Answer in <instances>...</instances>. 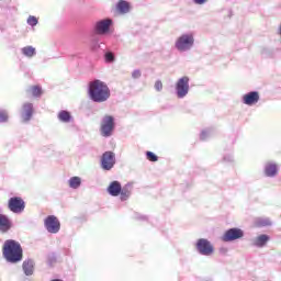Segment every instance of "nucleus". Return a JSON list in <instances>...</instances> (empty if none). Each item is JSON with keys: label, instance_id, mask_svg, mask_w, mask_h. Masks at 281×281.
Masks as SVG:
<instances>
[{"label": "nucleus", "instance_id": "31", "mask_svg": "<svg viewBox=\"0 0 281 281\" xmlns=\"http://www.w3.org/2000/svg\"><path fill=\"white\" fill-rule=\"evenodd\" d=\"M114 59H115V57H114L113 53L108 50V64H109V61H114Z\"/></svg>", "mask_w": 281, "mask_h": 281}, {"label": "nucleus", "instance_id": "19", "mask_svg": "<svg viewBox=\"0 0 281 281\" xmlns=\"http://www.w3.org/2000/svg\"><path fill=\"white\" fill-rule=\"evenodd\" d=\"M278 172V166L277 164H267L266 165V175L268 177H273Z\"/></svg>", "mask_w": 281, "mask_h": 281}, {"label": "nucleus", "instance_id": "11", "mask_svg": "<svg viewBox=\"0 0 281 281\" xmlns=\"http://www.w3.org/2000/svg\"><path fill=\"white\" fill-rule=\"evenodd\" d=\"M244 236L243 229H239L238 227H233L232 229H228L224 236L223 240H236L237 238H241Z\"/></svg>", "mask_w": 281, "mask_h": 281}, {"label": "nucleus", "instance_id": "17", "mask_svg": "<svg viewBox=\"0 0 281 281\" xmlns=\"http://www.w3.org/2000/svg\"><path fill=\"white\" fill-rule=\"evenodd\" d=\"M68 183H69V188H71V190H78V188H80V186H82V179L78 176H75L68 180Z\"/></svg>", "mask_w": 281, "mask_h": 281}, {"label": "nucleus", "instance_id": "26", "mask_svg": "<svg viewBox=\"0 0 281 281\" xmlns=\"http://www.w3.org/2000/svg\"><path fill=\"white\" fill-rule=\"evenodd\" d=\"M27 25H31V27H36L38 25V19L34 15H30L26 20Z\"/></svg>", "mask_w": 281, "mask_h": 281}, {"label": "nucleus", "instance_id": "22", "mask_svg": "<svg viewBox=\"0 0 281 281\" xmlns=\"http://www.w3.org/2000/svg\"><path fill=\"white\" fill-rule=\"evenodd\" d=\"M29 91L32 92L33 98H41L43 95V89L40 86H32Z\"/></svg>", "mask_w": 281, "mask_h": 281}, {"label": "nucleus", "instance_id": "28", "mask_svg": "<svg viewBox=\"0 0 281 281\" xmlns=\"http://www.w3.org/2000/svg\"><path fill=\"white\" fill-rule=\"evenodd\" d=\"M256 223L257 225H261V226L271 225V221L269 218H258Z\"/></svg>", "mask_w": 281, "mask_h": 281}, {"label": "nucleus", "instance_id": "16", "mask_svg": "<svg viewBox=\"0 0 281 281\" xmlns=\"http://www.w3.org/2000/svg\"><path fill=\"white\" fill-rule=\"evenodd\" d=\"M21 54L25 58H34L36 56V48L34 46H24L21 48Z\"/></svg>", "mask_w": 281, "mask_h": 281}, {"label": "nucleus", "instance_id": "12", "mask_svg": "<svg viewBox=\"0 0 281 281\" xmlns=\"http://www.w3.org/2000/svg\"><path fill=\"white\" fill-rule=\"evenodd\" d=\"M57 120L61 122L63 124H69V122H74V116H71V112L67 110H61L57 114Z\"/></svg>", "mask_w": 281, "mask_h": 281}, {"label": "nucleus", "instance_id": "25", "mask_svg": "<svg viewBox=\"0 0 281 281\" xmlns=\"http://www.w3.org/2000/svg\"><path fill=\"white\" fill-rule=\"evenodd\" d=\"M10 120V115L7 110H0V124H5Z\"/></svg>", "mask_w": 281, "mask_h": 281}, {"label": "nucleus", "instance_id": "37", "mask_svg": "<svg viewBox=\"0 0 281 281\" xmlns=\"http://www.w3.org/2000/svg\"><path fill=\"white\" fill-rule=\"evenodd\" d=\"M108 99H109V89H108Z\"/></svg>", "mask_w": 281, "mask_h": 281}, {"label": "nucleus", "instance_id": "27", "mask_svg": "<svg viewBox=\"0 0 281 281\" xmlns=\"http://www.w3.org/2000/svg\"><path fill=\"white\" fill-rule=\"evenodd\" d=\"M101 135L106 137V116H103L101 121Z\"/></svg>", "mask_w": 281, "mask_h": 281}, {"label": "nucleus", "instance_id": "13", "mask_svg": "<svg viewBox=\"0 0 281 281\" xmlns=\"http://www.w3.org/2000/svg\"><path fill=\"white\" fill-rule=\"evenodd\" d=\"M22 269L25 276H33L34 274V260L26 259L22 263Z\"/></svg>", "mask_w": 281, "mask_h": 281}, {"label": "nucleus", "instance_id": "20", "mask_svg": "<svg viewBox=\"0 0 281 281\" xmlns=\"http://www.w3.org/2000/svg\"><path fill=\"white\" fill-rule=\"evenodd\" d=\"M268 240L269 236H267L266 234H261V236H258V238H256L254 245H256V247H263L266 243H268Z\"/></svg>", "mask_w": 281, "mask_h": 281}, {"label": "nucleus", "instance_id": "2", "mask_svg": "<svg viewBox=\"0 0 281 281\" xmlns=\"http://www.w3.org/2000/svg\"><path fill=\"white\" fill-rule=\"evenodd\" d=\"M3 258L7 262L16 265L23 260V247L21 244L14 239H7L2 247Z\"/></svg>", "mask_w": 281, "mask_h": 281}, {"label": "nucleus", "instance_id": "5", "mask_svg": "<svg viewBox=\"0 0 281 281\" xmlns=\"http://www.w3.org/2000/svg\"><path fill=\"white\" fill-rule=\"evenodd\" d=\"M8 207L13 214H21L25 210V201L19 196L9 199Z\"/></svg>", "mask_w": 281, "mask_h": 281}, {"label": "nucleus", "instance_id": "32", "mask_svg": "<svg viewBox=\"0 0 281 281\" xmlns=\"http://www.w3.org/2000/svg\"><path fill=\"white\" fill-rule=\"evenodd\" d=\"M155 88H156V90H162V88H164L162 81H156Z\"/></svg>", "mask_w": 281, "mask_h": 281}, {"label": "nucleus", "instance_id": "7", "mask_svg": "<svg viewBox=\"0 0 281 281\" xmlns=\"http://www.w3.org/2000/svg\"><path fill=\"white\" fill-rule=\"evenodd\" d=\"M21 120L24 124H27L34 115V104L30 102H25L22 104V110L20 112Z\"/></svg>", "mask_w": 281, "mask_h": 281}, {"label": "nucleus", "instance_id": "24", "mask_svg": "<svg viewBox=\"0 0 281 281\" xmlns=\"http://www.w3.org/2000/svg\"><path fill=\"white\" fill-rule=\"evenodd\" d=\"M115 161H116L115 154H113V151H108V170L113 168Z\"/></svg>", "mask_w": 281, "mask_h": 281}, {"label": "nucleus", "instance_id": "18", "mask_svg": "<svg viewBox=\"0 0 281 281\" xmlns=\"http://www.w3.org/2000/svg\"><path fill=\"white\" fill-rule=\"evenodd\" d=\"M131 7H130V2H126V0H120L117 2V10L121 13H127L130 11Z\"/></svg>", "mask_w": 281, "mask_h": 281}, {"label": "nucleus", "instance_id": "15", "mask_svg": "<svg viewBox=\"0 0 281 281\" xmlns=\"http://www.w3.org/2000/svg\"><path fill=\"white\" fill-rule=\"evenodd\" d=\"M258 101H259L258 92H249L244 97V103H246L247 105H254V103H257Z\"/></svg>", "mask_w": 281, "mask_h": 281}, {"label": "nucleus", "instance_id": "4", "mask_svg": "<svg viewBox=\"0 0 281 281\" xmlns=\"http://www.w3.org/2000/svg\"><path fill=\"white\" fill-rule=\"evenodd\" d=\"M44 227L48 234H58L60 232V221L56 215H48L44 220Z\"/></svg>", "mask_w": 281, "mask_h": 281}, {"label": "nucleus", "instance_id": "8", "mask_svg": "<svg viewBox=\"0 0 281 281\" xmlns=\"http://www.w3.org/2000/svg\"><path fill=\"white\" fill-rule=\"evenodd\" d=\"M12 227H14V223L10 216L0 213V234H10Z\"/></svg>", "mask_w": 281, "mask_h": 281}, {"label": "nucleus", "instance_id": "35", "mask_svg": "<svg viewBox=\"0 0 281 281\" xmlns=\"http://www.w3.org/2000/svg\"><path fill=\"white\" fill-rule=\"evenodd\" d=\"M195 3H198L199 5H203V3H205V0H194Z\"/></svg>", "mask_w": 281, "mask_h": 281}, {"label": "nucleus", "instance_id": "6", "mask_svg": "<svg viewBox=\"0 0 281 281\" xmlns=\"http://www.w3.org/2000/svg\"><path fill=\"white\" fill-rule=\"evenodd\" d=\"M193 44H194L193 35L184 34L177 40L176 47L178 48V50H188L189 48H191V46H193Z\"/></svg>", "mask_w": 281, "mask_h": 281}, {"label": "nucleus", "instance_id": "3", "mask_svg": "<svg viewBox=\"0 0 281 281\" xmlns=\"http://www.w3.org/2000/svg\"><path fill=\"white\" fill-rule=\"evenodd\" d=\"M88 95L92 102H106V85L100 79H94L88 85Z\"/></svg>", "mask_w": 281, "mask_h": 281}, {"label": "nucleus", "instance_id": "1", "mask_svg": "<svg viewBox=\"0 0 281 281\" xmlns=\"http://www.w3.org/2000/svg\"><path fill=\"white\" fill-rule=\"evenodd\" d=\"M104 34H106V19L98 21L92 31L90 32V47L92 52H103V58L106 60V44L102 43V38H104Z\"/></svg>", "mask_w": 281, "mask_h": 281}, {"label": "nucleus", "instance_id": "9", "mask_svg": "<svg viewBox=\"0 0 281 281\" xmlns=\"http://www.w3.org/2000/svg\"><path fill=\"white\" fill-rule=\"evenodd\" d=\"M177 94L180 99L186 97L189 92V77H182L177 82Z\"/></svg>", "mask_w": 281, "mask_h": 281}, {"label": "nucleus", "instance_id": "29", "mask_svg": "<svg viewBox=\"0 0 281 281\" xmlns=\"http://www.w3.org/2000/svg\"><path fill=\"white\" fill-rule=\"evenodd\" d=\"M146 156L149 161H158V156H156V154H153V151H147Z\"/></svg>", "mask_w": 281, "mask_h": 281}, {"label": "nucleus", "instance_id": "10", "mask_svg": "<svg viewBox=\"0 0 281 281\" xmlns=\"http://www.w3.org/2000/svg\"><path fill=\"white\" fill-rule=\"evenodd\" d=\"M196 247L199 252L203 256H211V254H213V246L211 245L210 240H206V238H200Z\"/></svg>", "mask_w": 281, "mask_h": 281}, {"label": "nucleus", "instance_id": "33", "mask_svg": "<svg viewBox=\"0 0 281 281\" xmlns=\"http://www.w3.org/2000/svg\"><path fill=\"white\" fill-rule=\"evenodd\" d=\"M140 76H142L140 70H134V72H133L134 79H137V78L140 77Z\"/></svg>", "mask_w": 281, "mask_h": 281}, {"label": "nucleus", "instance_id": "23", "mask_svg": "<svg viewBox=\"0 0 281 281\" xmlns=\"http://www.w3.org/2000/svg\"><path fill=\"white\" fill-rule=\"evenodd\" d=\"M121 199L122 201H126V199H128V196H131L132 190L130 188V186H124V188H121Z\"/></svg>", "mask_w": 281, "mask_h": 281}, {"label": "nucleus", "instance_id": "30", "mask_svg": "<svg viewBox=\"0 0 281 281\" xmlns=\"http://www.w3.org/2000/svg\"><path fill=\"white\" fill-rule=\"evenodd\" d=\"M101 168H103L104 170H106V151H104L102 154V157H101Z\"/></svg>", "mask_w": 281, "mask_h": 281}, {"label": "nucleus", "instance_id": "21", "mask_svg": "<svg viewBox=\"0 0 281 281\" xmlns=\"http://www.w3.org/2000/svg\"><path fill=\"white\" fill-rule=\"evenodd\" d=\"M114 130H115L114 119L113 116H108V138L109 136H112Z\"/></svg>", "mask_w": 281, "mask_h": 281}, {"label": "nucleus", "instance_id": "36", "mask_svg": "<svg viewBox=\"0 0 281 281\" xmlns=\"http://www.w3.org/2000/svg\"><path fill=\"white\" fill-rule=\"evenodd\" d=\"M201 138H202V139L205 138V132H202Z\"/></svg>", "mask_w": 281, "mask_h": 281}, {"label": "nucleus", "instance_id": "38", "mask_svg": "<svg viewBox=\"0 0 281 281\" xmlns=\"http://www.w3.org/2000/svg\"><path fill=\"white\" fill-rule=\"evenodd\" d=\"M280 33H281V29H280Z\"/></svg>", "mask_w": 281, "mask_h": 281}, {"label": "nucleus", "instance_id": "14", "mask_svg": "<svg viewBox=\"0 0 281 281\" xmlns=\"http://www.w3.org/2000/svg\"><path fill=\"white\" fill-rule=\"evenodd\" d=\"M121 190L122 186L120 181H112V183H110L108 188V191L110 192V194H112V196H117L119 194H121Z\"/></svg>", "mask_w": 281, "mask_h": 281}, {"label": "nucleus", "instance_id": "34", "mask_svg": "<svg viewBox=\"0 0 281 281\" xmlns=\"http://www.w3.org/2000/svg\"><path fill=\"white\" fill-rule=\"evenodd\" d=\"M113 22L111 20V18H108V35L110 33V27L112 26Z\"/></svg>", "mask_w": 281, "mask_h": 281}]
</instances>
